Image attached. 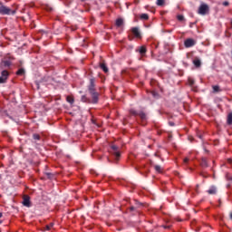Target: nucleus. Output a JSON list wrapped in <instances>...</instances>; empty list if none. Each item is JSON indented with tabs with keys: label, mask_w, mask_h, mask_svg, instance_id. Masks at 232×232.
Returning <instances> with one entry per match:
<instances>
[{
	"label": "nucleus",
	"mask_w": 232,
	"mask_h": 232,
	"mask_svg": "<svg viewBox=\"0 0 232 232\" xmlns=\"http://www.w3.org/2000/svg\"><path fill=\"white\" fill-rule=\"evenodd\" d=\"M89 92L91 93L93 104H97L99 102V92H95V79L90 80Z\"/></svg>",
	"instance_id": "f257e3e1"
},
{
	"label": "nucleus",
	"mask_w": 232,
	"mask_h": 232,
	"mask_svg": "<svg viewBox=\"0 0 232 232\" xmlns=\"http://www.w3.org/2000/svg\"><path fill=\"white\" fill-rule=\"evenodd\" d=\"M0 14L2 15H14L15 14V10H12L0 3Z\"/></svg>",
	"instance_id": "f03ea898"
},
{
	"label": "nucleus",
	"mask_w": 232,
	"mask_h": 232,
	"mask_svg": "<svg viewBox=\"0 0 232 232\" xmlns=\"http://www.w3.org/2000/svg\"><path fill=\"white\" fill-rule=\"evenodd\" d=\"M208 12H209V5H208L207 4H201L198 8V14H199L200 15H206Z\"/></svg>",
	"instance_id": "7ed1b4c3"
},
{
	"label": "nucleus",
	"mask_w": 232,
	"mask_h": 232,
	"mask_svg": "<svg viewBox=\"0 0 232 232\" xmlns=\"http://www.w3.org/2000/svg\"><path fill=\"white\" fill-rule=\"evenodd\" d=\"M111 150L113 157L115 158V160H119V159L121 158V152L119 151V147H117L116 145H111Z\"/></svg>",
	"instance_id": "20e7f679"
},
{
	"label": "nucleus",
	"mask_w": 232,
	"mask_h": 232,
	"mask_svg": "<svg viewBox=\"0 0 232 232\" xmlns=\"http://www.w3.org/2000/svg\"><path fill=\"white\" fill-rule=\"evenodd\" d=\"M8 71H3L1 72V76H0V84H5V82H6V80L8 79Z\"/></svg>",
	"instance_id": "39448f33"
},
{
	"label": "nucleus",
	"mask_w": 232,
	"mask_h": 232,
	"mask_svg": "<svg viewBox=\"0 0 232 232\" xmlns=\"http://www.w3.org/2000/svg\"><path fill=\"white\" fill-rule=\"evenodd\" d=\"M184 44L186 48H191V46H195V44H197V42L191 38H188L185 40Z\"/></svg>",
	"instance_id": "423d86ee"
},
{
	"label": "nucleus",
	"mask_w": 232,
	"mask_h": 232,
	"mask_svg": "<svg viewBox=\"0 0 232 232\" xmlns=\"http://www.w3.org/2000/svg\"><path fill=\"white\" fill-rule=\"evenodd\" d=\"M130 114L131 115H139V117H140L141 121H146L147 117H146V113L144 112H137V111L135 110H130Z\"/></svg>",
	"instance_id": "0eeeda50"
},
{
	"label": "nucleus",
	"mask_w": 232,
	"mask_h": 232,
	"mask_svg": "<svg viewBox=\"0 0 232 232\" xmlns=\"http://www.w3.org/2000/svg\"><path fill=\"white\" fill-rule=\"evenodd\" d=\"M130 32L137 39H140V31L139 30V27H132Z\"/></svg>",
	"instance_id": "6e6552de"
},
{
	"label": "nucleus",
	"mask_w": 232,
	"mask_h": 232,
	"mask_svg": "<svg viewBox=\"0 0 232 232\" xmlns=\"http://www.w3.org/2000/svg\"><path fill=\"white\" fill-rule=\"evenodd\" d=\"M23 204L26 208H30V198L28 196L24 197Z\"/></svg>",
	"instance_id": "1a4fd4ad"
},
{
	"label": "nucleus",
	"mask_w": 232,
	"mask_h": 232,
	"mask_svg": "<svg viewBox=\"0 0 232 232\" xmlns=\"http://www.w3.org/2000/svg\"><path fill=\"white\" fill-rule=\"evenodd\" d=\"M122 24H124V20H122L121 18H118L116 20V26L121 27V26H122Z\"/></svg>",
	"instance_id": "9d476101"
},
{
	"label": "nucleus",
	"mask_w": 232,
	"mask_h": 232,
	"mask_svg": "<svg viewBox=\"0 0 232 232\" xmlns=\"http://www.w3.org/2000/svg\"><path fill=\"white\" fill-rule=\"evenodd\" d=\"M208 193L209 195H215V193H217V188L211 187V188L208 190Z\"/></svg>",
	"instance_id": "9b49d317"
},
{
	"label": "nucleus",
	"mask_w": 232,
	"mask_h": 232,
	"mask_svg": "<svg viewBox=\"0 0 232 232\" xmlns=\"http://www.w3.org/2000/svg\"><path fill=\"white\" fill-rule=\"evenodd\" d=\"M201 166L202 168H208V160L206 158L201 160Z\"/></svg>",
	"instance_id": "f8f14e48"
},
{
	"label": "nucleus",
	"mask_w": 232,
	"mask_h": 232,
	"mask_svg": "<svg viewBox=\"0 0 232 232\" xmlns=\"http://www.w3.org/2000/svg\"><path fill=\"white\" fill-rule=\"evenodd\" d=\"M100 66H101L102 70H103V72L105 73H108V67L106 66L105 63H101Z\"/></svg>",
	"instance_id": "ddd939ff"
},
{
	"label": "nucleus",
	"mask_w": 232,
	"mask_h": 232,
	"mask_svg": "<svg viewBox=\"0 0 232 232\" xmlns=\"http://www.w3.org/2000/svg\"><path fill=\"white\" fill-rule=\"evenodd\" d=\"M193 63H194V65H195L197 68H198V67L200 66V64H201V62H200L199 59H195V60L193 61Z\"/></svg>",
	"instance_id": "4468645a"
},
{
	"label": "nucleus",
	"mask_w": 232,
	"mask_h": 232,
	"mask_svg": "<svg viewBox=\"0 0 232 232\" xmlns=\"http://www.w3.org/2000/svg\"><path fill=\"white\" fill-rule=\"evenodd\" d=\"M227 124L231 125L232 124V112H230L227 115Z\"/></svg>",
	"instance_id": "2eb2a0df"
},
{
	"label": "nucleus",
	"mask_w": 232,
	"mask_h": 232,
	"mask_svg": "<svg viewBox=\"0 0 232 232\" xmlns=\"http://www.w3.org/2000/svg\"><path fill=\"white\" fill-rule=\"evenodd\" d=\"M154 169L158 173H162V167H160V165L154 166Z\"/></svg>",
	"instance_id": "dca6fc26"
},
{
	"label": "nucleus",
	"mask_w": 232,
	"mask_h": 232,
	"mask_svg": "<svg viewBox=\"0 0 232 232\" xmlns=\"http://www.w3.org/2000/svg\"><path fill=\"white\" fill-rule=\"evenodd\" d=\"M149 18H150V16L148 15V14H140V19H143L144 21H148Z\"/></svg>",
	"instance_id": "f3484780"
},
{
	"label": "nucleus",
	"mask_w": 232,
	"mask_h": 232,
	"mask_svg": "<svg viewBox=\"0 0 232 232\" xmlns=\"http://www.w3.org/2000/svg\"><path fill=\"white\" fill-rule=\"evenodd\" d=\"M212 88L215 93L220 92V87L218 85H213Z\"/></svg>",
	"instance_id": "a211bd4d"
},
{
	"label": "nucleus",
	"mask_w": 232,
	"mask_h": 232,
	"mask_svg": "<svg viewBox=\"0 0 232 232\" xmlns=\"http://www.w3.org/2000/svg\"><path fill=\"white\" fill-rule=\"evenodd\" d=\"M165 0H157L156 5L158 6H164Z\"/></svg>",
	"instance_id": "6ab92c4d"
},
{
	"label": "nucleus",
	"mask_w": 232,
	"mask_h": 232,
	"mask_svg": "<svg viewBox=\"0 0 232 232\" xmlns=\"http://www.w3.org/2000/svg\"><path fill=\"white\" fill-rule=\"evenodd\" d=\"M139 52H140V53L141 55H144V53H146V47L141 46V47L140 48Z\"/></svg>",
	"instance_id": "aec40b11"
},
{
	"label": "nucleus",
	"mask_w": 232,
	"mask_h": 232,
	"mask_svg": "<svg viewBox=\"0 0 232 232\" xmlns=\"http://www.w3.org/2000/svg\"><path fill=\"white\" fill-rule=\"evenodd\" d=\"M67 102L73 104V98L72 96H67Z\"/></svg>",
	"instance_id": "412c9836"
},
{
	"label": "nucleus",
	"mask_w": 232,
	"mask_h": 232,
	"mask_svg": "<svg viewBox=\"0 0 232 232\" xmlns=\"http://www.w3.org/2000/svg\"><path fill=\"white\" fill-rule=\"evenodd\" d=\"M18 75H24V69H19L16 72Z\"/></svg>",
	"instance_id": "4be33fe9"
},
{
	"label": "nucleus",
	"mask_w": 232,
	"mask_h": 232,
	"mask_svg": "<svg viewBox=\"0 0 232 232\" xmlns=\"http://www.w3.org/2000/svg\"><path fill=\"white\" fill-rule=\"evenodd\" d=\"M188 84H189V86H193V84H195V80L189 78V79H188Z\"/></svg>",
	"instance_id": "5701e85b"
},
{
	"label": "nucleus",
	"mask_w": 232,
	"mask_h": 232,
	"mask_svg": "<svg viewBox=\"0 0 232 232\" xmlns=\"http://www.w3.org/2000/svg\"><path fill=\"white\" fill-rule=\"evenodd\" d=\"M33 137L34 140H39L41 139V136H39V134H34Z\"/></svg>",
	"instance_id": "b1692460"
},
{
	"label": "nucleus",
	"mask_w": 232,
	"mask_h": 232,
	"mask_svg": "<svg viewBox=\"0 0 232 232\" xmlns=\"http://www.w3.org/2000/svg\"><path fill=\"white\" fill-rule=\"evenodd\" d=\"M177 18H178L179 21H184V15H182V14H179L177 16Z\"/></svg>",
	"instance_id": "393cba45"
},
{
	"label": "nucleus",
	"mask_w": 232,
	"mask_h": 232,
	"mask_svg": "<svg viewBox=\"0 0 232 232\" xmlns=\"http://www.w3.org/2000/svg\"><path fill=\"white\" fill-rule=\"evenodd\" d=\"M10 64H12V63H10V61H5V62H4V66H5V67L10 66Z\"/></svg>",
	"instance_id": "a878e982"
},
{
	"label": "nucleus",
	"mask_w": 232,
	"mask_h": 232,
	"mask_svg": "<svg viewBox=\"0 0 232 232\" xmlns=\"http://www.w3.org/2000/svg\"><path fill=\"white\" fill-rule=\"evenodd\" d=\"M52 227H53V223H51L50 225H47V226H46V229H47V230L52 229Z\"/></svg>",
	"instance_id": "bb28decb"
},
{
	"label": "nucleus",
	"mask_w": 232,
	"mask_h": 232,
	"mask_svg": "<svg viewBox=\"0 0 232 232\" xmlns=\"http://www.w3.org/2000/svg\"><path fill=\"white\" fill-rule=\"evenodd\" d=\"M183 162H184V164H188V162H189V159L188 158H185L183 160Z\"/></svg>",
	"instance_id": "cd10ccee"
},
{
	"label": "nucleus",
	"mask_w": 232,
	"mask_h": 232,
	"mask_svg": "<svg viewBox=\"0 0 232 232\" xmlns=\"http://www.w3.org/2000/svg\"><path fill=\"white\" fill-rule=\"evenodd\" d=\"M223 5H224V6H229V2H224V3H223Z\"/></svg>",
	"instance_id": "c85d7f7f"
},
{
	"label": "nucleus",
	"mask_w": 232,
	"mask_h": 232,
	"mask_svg": "<svg viewBox=\"0 0 232 232\" xmlns=\"http://www.w3.org/2000/svg\"><path fill=\"white\" fill-rule=\"evenodd\" d=\"M227 162H229V164H231L232 160H231V159H228V160H227Z\"/></svg>",
	"instance_id": "c756f323"
},
{
	"label": "nucleus",
	"mask_w": 232,
	"mask_h": 232,
	"mask_svg": "<svg viewBox=\"0 0 232 232\" xmlns=\"http://www.w3.org/2000/svg\"><path fill=\"white\" fill-rule=\"evenodd\" d=\"M134 209H135L134 207H131V208H130V211H133Z\"/></svg>",
	"instance_id": "7c9ffc66"
},
{
	"label": "nucleus",
	"mask_w": 232,
	"mask_h": 232,
	"mask_svg": "<svg viewBox=\"0 0 232 232\" xmlns=\"http://www.w3.org/2000/svg\"><path fill=\"white\" fill-rule=\"evenodd\" d=\"M228 180H232V178L227 177Z\"/></svg>",
	"instance_id": "2f4dec72"
},
{
	"label": "nucleus",
	"mask_w": 232,
	"mask_h": 232,
	"mask_svg": "<svg viewBox=\"0 0 232 232\" xmlns=\"http://www.w3.org/2000/svg\"><path fill=\"white\" fill-rule=\"evenodd\" d=\"M3 217V213H0V218Z\"/></svg>",
	"instance_id": "473e14b6"
},
{
	"label": "nucleus",
	"mask_w": 232,
	"mask_h": 232,
	"mask_svg": "<svg viewBox=\"0 0 232 232\" xmlns=\"http://www.w3.org/2000/svg\"><path fill=\"white\" fill-rule=\"evenodd\" d=\"M230 218H231V220H232V212L230 213Z\"/></svg>",
	"instance_id": "72a5a7b5"
},
{
	"label": "nucleus",
	"mask_w": 232,
	"mask_h": 232,
	"mask_svg": "<svg viewBox=\"0 0 232 232\" xmlns=\"http://www.w3.org/2000/svg\"><path fill=\"white\" fill-rule=\"evenodd\" d=\"M170 126H173V123L170 122Z\"/></svg>",
	"instance_id": "f704fd0d"
}]
</instances>
